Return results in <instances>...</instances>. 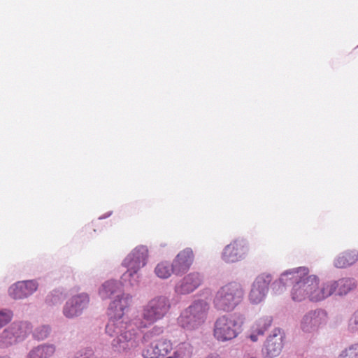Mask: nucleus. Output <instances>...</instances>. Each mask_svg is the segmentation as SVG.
Masks as SVG:
<instances>
[{
	"instance_id": "obj_20",
	"label": "nucleus",
	"mask_w": 358,
	"mask_h": 358,
	"mask_svg": "<svg viewBox=\"0 0 358 358\" xmlns=\"http://www.w3.org/2000/svg\"><path fill=\"white\" fill-rule=\"evenodd\" d=\"M358 260L357 250H347L339 254L334 260V265L336 268H343L350 266Z\"/></svg>"
},
{
	"instance_id": "obj_7",
	"label": "nucleus",
	"mask_w": 358,
	"mask_h": 358,
	"mask_svg": "<svg viewBox=\"0 0 358 358\" xmlns=\"http://www.w3.org/2000/svg\"><path fill=\"white\" fill-rule=\"evenodd\" d=\"M245 320V315L241 313L220 316L213 324L214 338L222 343L236 338L242 331Z\"/></svg>"
},
{
	"instance_id": "obj_28",
	"label": "nucleus",
	"mask_w": 358,
	"mask_h": 358,
	"mask_svg": "<svg viewBox=\"0 0 358 358\" xmlns=\"http://www.w3.org/2000/svg\"><path fill=\"white\" fill-rule=\"evenodd\" d=\"M262 335L263 334H258V333L257 331H255L254 329L252 328V333L250 334L249 338L252 341L256 342L258 341L259 336Z\"/></svg>"
},
{
	"instance_id": "obj_10",
	"label": "nucleus",
	"mask_w": 358,
	"mask_h": 358,
	"mask_svg": "<svg viewBox=\"0 0 358 358\" xmlns=\"http://www.w3.org/2000/svg\"><path fill=\"white\" fill-rule=\"evenodd\" d=\"M249 252L248 241L243 238H237L224 247L220 257L226 264H234L244 260Z\"/></svg>"
},
{
	"instance_id": "obj_27",
	"label": "nucleus",
	"mask_w": 358,
	"mask_h": 358,
	"mask_svg": "<svg viewBox=\"0 0 358 358\" xmlns=\"http://www.w3.org/2000/svg\"><path fill=\"white\" fill-rule=\"evenodd\" d=\"M13 318V312L8 308L0 310V329L9 324Z\"/></svg>"
},
{
	"instance_id": "obj_5",
	"label": "nucleus",
	"mask_w": 358,
	"mask_h": 358,
	"mask_svg": "<svg viewBox=\"0 0 358 358\" xmlns=\"http://www.w3.org/2000/svg\"><path fill=\"white\" fill-rule=\"evenodd\" d=\"M194 348L187 342H182L175 347L172 342L162 338L145 345L142 352L144 358H192Z\"/></svg>"
},
{
	"instance_id": "obj_25",
	"label": "nucleus",
	"mask_w": 358,
	"mask_h": 358,
	"mask_svg": "<svg viewBox=\"0 0 358 358\" xmlns=\"http://www.w3.org/2000/svg\"><path fill=\"white\" fill-rule=\"evenodd\" d=\"M272 320L270 317H261L256 321L252 326L255 331L258 334H264L266 329L271 326Z\"/></svg>"
},
{
	"instance_id": "obj_13",
	"label": "nucleus",
	"mask_w": 358,
	"mask_h": 358,
	"mask_svg": "<svg viewBox=\"0 0 358 358\" xmlns=\"http://www.w3.org/2000/svg\"><path fill=\"white\" fill-rule=\"evenodd\" d=\"M39 286V281L37 279L19 280L8 287L7 294L12 300L22 301L36 293Z\"/></svg>"
},
{
	"instance_id": "obj_26",
	"label": "nucleus",
	"mask_w": 358,
	"mask_h": 358,
	"mask_svg": "<svg viewBox=\"0 0 358 358\" xmlns=\"http://www.w3.org/2000/svg\"><path fill=\"white\" fill-rule=\"evenodd\" d=\"M51 332L49 325H41L36 327L33 331V337L39 341L46 339Z\"/></svg>"
},
{
	"instance_id": "obj_30",
	"label": "nucleus",
	"mask_w": 358,
	"mask_h": 358,
	"mask_svg": "<svg viewBox=\"0 0 358 358\" xmlns=\"http://www.w3.org/2000/svg\"><path fill=\"white\" fill-rule=\"evenodd\" d=\"M244 358H257V357L255 356L250 355H247L244 357Z\"/></svg>"
},
{
	"instance_id": "obj_17",
	"label": "nucleus",
	"mask_w": 358,
	"mask_h": 358,
	"mask_svg": "<svg viewBox=\"0 0 358 358\" xmlns=\"http://www.w3.org/2000/svg\"><path fill=\"white\" fill-rule=\"evenodd\" d=\"M283 348V336L279 331L268 336L262 349L264 358L278 357Z\"/></svg>"
},
{
	"instance_id": "obj_23",
	"label": "nucleus",
	"mask_w": 358,
	"mask_h": 358,
	"mask_svg": "<svg viewBox=\"0 0 358 358\" xmlns=\"http://www.w3.org/2000/svg\"><path fill=\"white\" fill-rule=\"evenodd\" d=\"M66 294L63 289L51 291L45 298V303L50 306H59L66 298Z\"/></svg>"
},
{
	"instance_id": "obj_4",
	"label": "nucleus",
	"mask_w": 358,
	"mask_h": 358,
	"mask_svg": "<svg viewBox=\"0 0 358 358\" xmlns=\"http://www.w3.org/2000/svg\"><path fill=\"white\" fill-rule=\"evenodd\" d=\"M310 282H311V302L322 301L334 293L339 296L346 295L357 287V281L352 278L321 282L317 275L311 274Z\"/></svg>"
},
{
	"instance_id": "obj_12",
	"label": "nucleus",
	"mask_w": 358,
	"mask_h": 358,
	"mask_svg": "<svg viewBox=\"0 0 358 358\" xmlns=\"http://www.w3.org/2000/svg\"><path fill=\"white\" fill-rule=\"evenodd\" d=\"M327 321L328 314L325 310H310L302 316L299 324L300 329L305 334H314L323 327Z\"/></svg>"
},
{
	"instance_id": "obj_8",
	"label": "nucleus",
	"mask_w": 358,
	"mask_h": 358,
	"mask_svg": "<svg viewBox=\"0 0 358 358\" xmlns=\"http://www.w3.org/2000/svg\"><path fill=\"white\" fill-rule=\"evenodd\" d=\"M209 310L210 304L207 301L195 300L181 312L178 324L187 331L196 330L206 321Z\"/></svg>"
},
{
	"instance_id": "obj_19",
	"label": "nucleus",
	"mask_w": 358,
	"mask_h": 358,
	"mask_svg": "<svg viewBox=\"0 0 358 358\" xmlns=\"http://www.w3.org/2000/svg\"><path fill=\"white\" fill-rule=\"evenodd\" d=\"M56 345L50 343H43L32 347L25 358H52L56 352Z\"/></svg>"
},
{
	"instance_id": "obj_31",
	"label": "nucleus",
	"mask_w": 358,
	"mask_h": 358,
	"mask_svg": "<svg viewBox=\"0 0 358 358\" xmlns=\"http://www.w3.org/2000/svg\"><path fill=\"white\" fill-rule=\"evenodd\" d=\"M0 358H12V357L8 355H3V356H0Z\"/></svg>"
},
{
	"instance_id": "obj_15",
	"label": "nucleus",
	"mask_w": 358,
	"mask_h": 358,
	"mask_svg": "<svg viewBox=\"0 0 358 358\" xmlns=\"http://www.w3.org/2000/svg\"><path fill=\"white\" fill-rule=\"evenodd\" d=\"M149 259V250L147 246L140 245L132 249L124 258L121 265L124 268H131L141 271Z\"/></svg>"
},
{
	"instance_id": "obj_3",
	"label": "nucleus",
	"mask_w": 358,
	"mask_h": 358,
	"mask_svg": "<svg viewBox=\"0 0 358 358\" xmlns=\"http://www.w3.org/2000/svg\"><path fill=\"white\" fill-rule=\"evenodd\" d=\"M97 294L102 300L110 299L108 306L110 320L108 324L111 321L126 320L123 319V316L131 306L133 296L124 291L121 282L113 278L105 280L99 287Z\"/></svg>"
},
{
	"instance_id": "obj_11",
	"label": "nucleus",
	"mask_w": 358,
	"mask_h": 358,
	"mask_svg": "<svg viewBox=\"0 0 358 358\" xmlns=\"http://www.w3.org/2000/svg\"><path fill=\"white\" fill-rule=\"evenodd\" d=\"M90 296L87 292H80L69 297L62 307V315L68 320L78 318L87 309Z\"/></svg>"
},
{
	"instance_id": "obj_9",
	"label": "nucleus",
	"mask_w": 358,
	"mask_h": 358,
	"mask_svg": "<svg viewBox=\"0 0 358 358\" xmlns=\"http://www.w3.org/2000/svg\"><path fill=\"white\" fill-rule=\"evenodd\" d=\"M32 331L31 323L16 321L0 333V348L6 349L24 342Z\"/></svg>"
},
{
	"instance_id": "obj_14",
	"label": "nucleus",
	"mask_w": 358,
	"mask_h": 358,
	"mask_svg": "<svg viewBox=\"0 0 358 358\" xmlns=\"http://www.w3.org/2000/svg\"><path fill=\"white\" fill-rule=\"evenodd\" d=\"M271 280L272 276L266 273L260 274L255 278L248 294L250 303L257 305L265 300Z\"/></svg>"
},
{
	"instance_id": "obj_16",
	"label": "nucleus",
	"mask_w": 358,
	"mask_h": 358,
	"mask_svg": "<svg viewBox=\"0 0 358 358\" xmlns=\"http://www.w3.org/2000/svg\"><path fill=\"white\" fill-rule=\"evenodd\" d=\"M203 282V276L201 273L192 271L180 279L174 287L177 295H187L197 289Z\"/></svg>"
},
{
	"instance_id": "obj_1",
	"label": "nucleus",
	"mask_w": 358,
	"mask_h": 358,
	"mask_svg": "<svg viewBox=\"0 0 358 358\" xmlns=\"http://www.w3.org/2000/svg\"><path fill=\"white\" fill-rule=\"evenodd\" d=\"M171 308V302L168 296L156 295L142 307L141 315L107 324L106 334L114 337L111 341L112 348L118 352H129L138 348L141 342L148 343L162 334L164 329L159 326H154L143 334L141 329L164 318Z\"/></svg>"
},
{
	"instance_id": "obj_18",
	"label": "nucleus",
	"mask_w": 358,
	"mask_h": 358,
	"mask_svg": "<svg viewBox=\"0 0 358 358\" xmlns=\"http://www.w3.org/2000/svg\"><path fill=\"white\" fill-rule=\"evenodd\" d=\"M194 255L189 248L181 250L173 259L172 264L175 270V275H178L186 273L194 262Z\"/></svg>"
},
{
	"instance_id": "obj_22",
	"label": "nucleus",
	"mask_w": 358,
	"mask_h": 358,
	"mask_svg": "<svg viewBox=\"0 0 358 358\" xmlns=\"http://www.w3.org/2000/svg\"><path fill=\"white\" fill-rule=\"evenodd\" d=\"M155 275L162 279L166 280L169 278L173 273L175 274L173 264L168 261H162L157 264L154 268Z\"/></svg>"
},
{
	"instance_id": "obj_6",
	"label": "nucleus",
	"mask_w": 358,
	"mask_h": 358,
	"mask_svg": "<svg viewBox=\"0 0 358 358\" xmlns=\"http://www.w3.org/2000/svg\"><path fill=\"white\" fill-rule=\"evenodd\" d=\"M244 296L243 286L240 282L231 281L218 288L213 296V305L217 311L231 312L241 303Z\"/></svg>"
},
{
	"instance_id": "obj_21",
	"label": "nucleus",
	"mask_w": 358,
	"mask_h": 358,
	"mask_svg": "<svg viewBox=\"0 0 358 358\" xmlns=\"http://www.w3.org/2000/svg\"><path fill=\"white\" fill-rule=\"evenodd\" d=\"M126 271L121 275V283L126 285L129 287H136L139 285L142 275L141 271L125 268Z\"/></svg>"
},
{
	"instance_id": "obj_29",
	"label": "nucleus",
	"mask_w": 358,
	"mask_h": 358,
	"mask_svg": "<svg viewBox=\"0 0 358 358\" xmlns=\"http://www.w3.org/2000/svg\"><path fill=\"white\" fill-rule=\"evenodd\" d=\"M204 358H221V357L217 353L213 352L208 354Z\"/></svg>"
},
{
	"instance_id": "obj_24",
	"label": "nucleus",
	"mask_w": 358,
	"mask_h": 358,
	"mask_svg": "<svg viewBox=\"0 0 358 358\" xmlns=\"http://www.w3.org/2000/svg\"><path fill=\"white\" fill-rule=\"evenodd\" d=\"M336 358H358V343L345 346L339 352Z\"/></svg>"
},
{
	"instance_id": "obj_2",
	"label": "nucleus",
	"mask_w": 358,
	"mask_h": 358,
	"mask_svg": "<svg viewBox=\"0 0 358 358\" xmlns=\"http://www.w3.org/2000/svg\"><path fill=\"white\" fill-rule=\"evenodd\" d=\"M311 273L306 266L289 268L282 272L279 278L272 284V291L276 295L284 293L286 285L292 282L289 292L291 299L296 303L308 301L311 302Z\"/></svg>"
}]
</instances>
